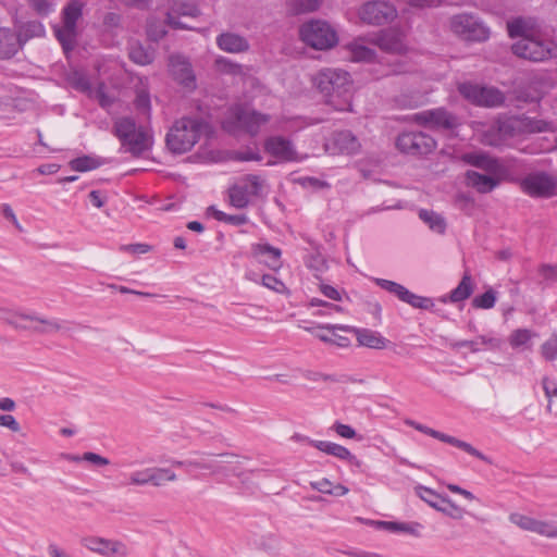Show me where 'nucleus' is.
<instances>
[{
  "label": "nucleus",
  "mask_w": 557,
  "mask_h": 557,
  "mask_svg": "<svg viewBox=\"0 0 557 557\" xmlns=\"http://www.w3.org/2000/svg\"><path fill=\"white\" fill-rule=\"evenodd\" d=\"M510 38H519L512 46V53L519 58L544 62L557 58V42L535 29L532 18L516 17L507 22Z\"/></svg>",
  "instance_id": "f257e3e1"
},
{
  "label": "nucleus",
  "mask_w": 557,
  "mask_h": 557,
  "mask_svg": "<svg viewBox=\"0 0 557 557\" xmlns=\"http://www.w3.org/2000/svg\"><path fill=\"white\" fill-rule=\"evenodd\" d=\"M462 160L487 173L482 174L472 170L466 172V184L480 194L493 191L502 181L508 178V168L499 159L486 152H468L463 154Z\"/></svg>",
  "instance_id": "f03ea898"
},
{
  "label": "nucleus",
  "mask_w": 557,
  "mask_h": 557,
  "mask_svg": "<svg viewBox=\"0 0 557 557\" xmlns=\"http://www.w3.org/2000/svg\"><path fill=\"white\" fill-rule=\"evenodd\" d=\"M548 128L549 124L542 120L524 115H502L483 131L481 141L487 146L499 147L508 138L546 132Z\"/></svg>",
  "instance_id": "7ed1b4c3"
},
{
  "label": "nucleus",
  "mask_w": 557,
  "mask_h": 557,
  "mask_svg": "<svg viewBox=\"0 0 557 557\" xmlns=\"http://www.w3.org/2000/svg\"><path fill=\"white\" fill-rule=\"evenodd\" d=\"M351 77L341 69H322L313 77V84L325 102L337 111H351Z\"/></svg>",
  "instance_id": "20e7f679"
},
{
  "label": "nucleus",
  "mask_w": 557,
  "mask_h": 557,
  "mask_svg": "<svg viewBox=\"0 0 557 557\" xmlns=\"http://www.w3.org/2000/svg\"><path fill=\"white\" fill-rule=\"evenodd\" d=\"M113 135L121 143V150L135 158L149 151L152 146V136L147 129L138 125L133 117L122 116L114 120Z\"/></svg>",
  "instance_id": "39448f33"
},
{
  "label": "nucleus",
  "mask_w": 557,
  "mask_h": 557,
  "mask_svg": "<svg viewBox=\"0 0 557 557\" xmlns=\"http://www.w3.org/2000/svg\"><path fill=\"white\" fill-rule=\"evenodd\" d=\"M206 126L201 119L182 117L175 121L166 134V147L175 154L189 151L199 140Z\"/></svg>",
  "instance_id": "423d86ee"
},
{
  "label": "nucleus",
  "mask_w": 557,
  "mask_h": 557,
  "mask_svg": "<svg viewBox=\"0 0 557 557\" xmlns=\"http://www.w3.org/2000/svg\"><path fill=\"white\" fill-rule=\"evenodd\" d=\"M449 29L466 41L482 42L490 38L491 30L480 16L462 12L449 18Z\"/></svg>",
  "instance_id": "0eeeda50"
},
{
  "label": "nucleus",
  "mask_w": 557,
  "mask_h": 557,
  "mask_svg": "<svg viewBox=\"0 0 557 557\" xmlns=\"http://www.w3.org/2000/svg\"><path fill=\"white\" fill-rule=\"evenodd\" d=\"M299 33L304 42L318 50L330 49L338 41L335 29L324 21H310L300 27Z\"/></svg>",
  "instance_id": "6e6552de"
},
{
  "label": "nucleus",
  "mask_w": 557,
  "mask_h": 557,
  "mask_svg": "<svg viewBox=\"0 0 557 557\" xmlns=\"http://www.w3.org/2000/svg\"><path fill=\"white\" fill-rule=\"evenodd\" d=\"M518 183L521 190L532 198H550L557 195V180L543 171L529 173Z\"/></svg>",
  "instance_id": "1a4fd4ad"
},
{
  "label": "nucleus",
  "mask_w": 557,
  "mask_h": 557,
  "mask_svg": "<svg viewBox=\"0 0 557 557\" xmlns=\"http://www.w3.org/2000/svg\"><path fill=\"white\" fill-rule=\"evenodd\" d=\"M460 95L470 102L482 107H498L504 100V94L495 87H485L472 83L459 85Z\"/></svg>",
  "instance_id": "9d476101"
},
{
  "label": "nucleus",
  "mask_w": 557,
  "mask_h": 557,
  "mask_svg": "<svg viewBox=\"0 0 557 557\" xmlns=\"http://www.w3.org/2000/svg\"><path fill=\"white\" fill-rule=\"evenodd\" d=\"M396 147L407 154L423 156L435 149L436 141L423 132H403L396 139Z\"/></svg>",
  "instance_id": "9b49d317"
},
{
  "label": "nucleus",
  "mask_w": 557,
  "mask_h": 557,
  "mask_svg": "<svg viewBox=\"0 0 557 557\" xmlns=\"http://www.w3.org/2000/svg\"><path fill=\"white\" fill-rule=\"evenodd\" d=\"M410 120L419 125H423L434 129H453L458 125V119L456 115L449 113L444 108H436L431 110H424L414 113L410 116Z\"/></svg>",
  "instance_id": "f8f14e48"
},
{
  "label": "nucleus",
  "mask_w": 557,
  "mask_h": 557,
  "mask_svg": "<svg viewBox=\"0 0 557 557\" xmlns=\"http://www.w3.org/2000/svg\"><path fill=\"white\" fill-rule=\"evenodd\" d=\"M405 423L423 434H426V435L432 436L441 442H444L451 446H455V447L468 453L469 455H471L480 460L485 461L486 463H492V460L487 456H485L483 453H481L475 447H473L471 444H469L465 441H461L455 436L447 435L445 433L436 431L432 428H429V426H426L422 423H419L414 420H411V419H407L405 421Z\"/></svg>",
  "instance_id": "ddd939ff"
},
{
  "label": "nucleus",
  "mask_w": 557,
  "mask_h": 557,
  "mask_svg": "<svg viewBox=\"0 0 557 557\" xmlns=\"http://www.w3.org/2000/svg\"><path fill=\"white\" fill-rule=\"evenodd\" d=\"M397 11L385 1H368L359 9V17L363 23L370 25H383L393 21Z\"/></svg>",
  "instance_id": "4468645a"
},
{
  "label": "nucleus",
  "mask_w": 557,
  "mask_h": 557,
  "mask_svg": "<svg viewBox=\"0 0 557 557\" xmlns=\"http://www.w3.org/2000/svg\"><path fill=\"white\" fill-rule=\"evenodd\" d=\"M263 147L264 151L276 160L274 162H268L269 165L298 162L300 160L293 141L283 136H271L267 138Z\"/></svg>",
  "instance_id": "2eb2a0df"
},
{
  "label": "nucleus",
  "mask_w": 557,
  "mask_h": 557,
  "mask_svg": "<svg viewBox=\"0 0 557 557\" xmlns=\"http://www.w3.org/2000/svg\"><path fill=\"white\" fill-rule=\"evenodd\" d=\"M233 115L238 126L251 136L257 135L261 127L271 120L269 114L260 113L243 106L236 107Z\"/></svg>",
  "instance_id": "dca6fc26"
},
{
  "label": "nucleus",
  "mask_w": 557,
  "mask_h": 557,
  "mask_svg": "<svg viewBox=\"0 0 557 557\" xmlns=\"http://www.w3.org/2000/svg\"><path fill=\"white\" fill-rule=\"evenodd\" d=\"M200 13L194 2L175 0L171 3L165 23L174 29H189L190 26L181 21L182 17H196Z\"/></svg>",
  "instance_id": "f3484780"
},
{
  "label": "nucleus",
  "mask_w": 557,
  "mask_h": 557,
  "mask_svg": "<svg viewBox=\"0 0 557 557\" xmlns=\"http://www.w3.org/2000/svg\"><path fill=\"white\" fill-rule=\"evenodd\" d=\"M169 70L172 77L186 88L194 89L196 87V77L191 69L190 62L181 54L170 57Z\"/></svg>",
  "instance_id": "a211bd4d"
},
{
  "label": "nucleus",
  "mask_w": 557,
  "mask_h": 557,
  "mask_svg": "<svg viewBox=\"0 0 557 557\" xmlns=\"http://www.w3.org/2000/svg\"><path fill=\"white\" fill-rule=\"evenodd\" d=\"M503 341L494 333H487L484 335H479L474 339H462L451 343V347L454 349H460L463 347L469 348V350L473 354L480 352L483 350L495 351L502 347Z\"/></svg>",
  "instance_id": "6ab92c4d"
},
{
  "label": "nucleus",
  "mask_w": 557,
  "mask_h": 557,
  "mask_svg": "<svg viewBox=\"0 0 557 557\" xmlns=\"http://www.w3.org/2000/svg\"><path fill=\"white\" fill-rule=\"evenodd\" d=\"M307 442L309 445L313 446L322 453H325L326 455L336 457L339 460H345L355 467L361 466V461L355 455H352L348 448L339 444L329 441H315L310 438H307Z\"/></svg>",
  "instance_id": "aec40b11"
},
{
  "label": "nucleus",
  "mask_w": 557,
  "mask_h": 557,
  "mask_svg": "<svg viewBox=\"0 0 557 557\" xmlns=\"http://www.w3.org/2000/svg\"><path fill=\"white\" fill-rule=\"evenodd\" d=\"M374 42L382 50L391 53H403L406 50L403 35L391 28L380 32L376 35Z\"/></svg>",
  "instance_id": "412c9836"
},
{
  "label": "nucleus",
  "mask_w": 557,
  "mask_h": 557,
  "mask_svg": "<svg viewBox=\"0 0 557 557\" xmlns=\"http://www.w3.org/2000/svg\"><path fill=\"white\" fill-rule=\"evenodd\" d=\"M216 46L228 53H242L249 50L248 40L235 33L225 32L216 37Z\"/></svg>",
  "instance_id": "4be33fe9"
},
{
  "label": "nucleus",
  "mask_w": 557,
  "mask_h": 557,
  "mask_svg": "<svg viewBox=\"0 0 557 557\" xmlns=\"http://www.w3.org/2000/svg\"><path fill=\"white\" fill-rule=\"evenodd\" d=\"M332 143L338 152L346 154L356 153L360 148L358 138L350 131L335 133Z\"/></svg>",
  "instance_id": "5701e85b"
},
{
  "label": "nucleus",
  "mask_w": 557,
  "mask_h": 557,
  "mask_svg": "<svg viewBox=\"0 0 557 557\" xmlns=\"http://www.w3.org/2000/svg\"><path fill=\"white\" fill-rule=\"evenodd\" d=\"M252 250L256 256L264 257L263 262L272 270L281 267V250L269 244L253 245Z\"/></svg>",
  "instance_id": "b1692460"
},
{
  "label": "nucleus",
  "mask_w": 557,
  "mask_h": 557,
  "mask_svg": "<svg viewBox=\"0 0 557 557\" xmlns=\"http://www.w3.org/2000/svg\"><path fill=\"white\" fill-rule=\"evenodd\" d=\"M357 341L360 346L373 348V349H383L386 347L387 339L381 336L377 332L368 330V329H359L356 331Z\"/></svg>",
  "instance_id": "393cba45"
},
{
  "label": "nucleus",
  "mask_w": 557,
  "mask_h": 557,
  "mask_svg": "<svg viewBox=\"0 0 557 557\" xmlns=\"http://www.w3.org/2000/svg\"><path fill=\"white\" fill-rule=\"evenodd\" d=\"M17 51L16 37L8 28H0V59H9Z\"/></svg>",
  "instance_id": "a878e982"
},
{
  "label": "nucleus",
  "mask_w": 557,
  "mask_h": 557,
  "mask_svg": "<svg viewBox=\"0 0 557 557\" xmlns=\"http://www.w3.org/2000/svg\"><path fill=\"white\" fill-rule=\"evenodd\" d=\"M416 494L429 506L440 511L448 498L423 485L416 487Z\"/></svg>",
  "instance_id": "bb28decb"
},
{
  "label": "nucleus",
  "mask_w": 557,
  "mask_h": 557,
  "mask_svg": "<svg viewBox=\"0 0 557 557\" xmlns=\"http://www.w3.org/2000/svg\"><path fill=\"white\" fill-rule=\"evenodd\" d=\"M230 202L236 209H244L250 202L247 184H237L228 189Z\"/></svg>",
  "instance_id": "cd10ccee"
},
{
  "label": "nucleus",
  "mask_w": 557,
  "mask_h": 557,
  "mask_svg": "<svg viewBox=\"0 0 557 557\" xmlns=\"http://www.w3.org/2000/svg\"><path fill=\"white\" fill-rule=\"evenodd\" d=\"M472 292V277L469 272H466L457 287L450 292L449 298L453 302H459L469 298Z\"/></svg>",
  "instance_id": "c85d7f7f"
},
{
  "label": "nucleus",
  "mask_w": 557,
  "mask_h": 557,
  "mask_svg": "<svg viewBox=\"0 0 557 557\" xmlns=\"http://www.w3.org/2000/svg\"><path fill=\"white\" fill-rule=\"evenodd\" d=\"M419 218L430 227L431 231L437 234L445 233L446 222L441 214L432 210L421 209L419 211Z\"/></svg>",
  "instance_id": "c756f323"
},
{
  "label": "nucleus",
  "mask_w": 557,
  "mask_h": 557,
  "mask_svg": "<svg viewBox=\"0 0 557 557\" xmlns=\"http://www.w3.org/2000/svg\"><path fill=\"white\" fill-rule=\"evenodd\" d=\"M20 317L23 319H29V321H35V322L40 323L41 326H35L34 331L41 333V334L58 332L62 329L61 321H59L57 319L41 318L35 313L21 314Z\"/></svg>",
  "instance_id": "7c9ffc66"
},
{
  "label": "nucleus",
  "mask_w": 557,
  "mask_h": 557,
  "mask_svg": "<svg viewBox=\"0 0 557 557\" xmlns=\"http://www.w3.org/2000/svg\"><path fill=\"white\" fill-rule=\"evenodd\" d=\"M208 213L219 222H224L234 226H242L248 223L249 219L246 214H227L219 210L214 206L208 208Z\"/></svg>",
  "instance_id": "2f4dec72"
},
{
  "label": "nucleus",
  "mask_w": 557,
  "mask_h": 557,
  "mask_svg": "<svg viewBox=\"0 0 557 557\" xmlns=\"http://www.w3.org/2000/svg\"><path fill=\"white\" fill-rule=\"evenodd\" d=\"M128 55L134 63L139 65L150 64L154 59L153 51L145 48L139 42H134L131 45Z\"/></svg>",
  "instance_id": "473e14b6"
},
{
  "label": "nucleus",
  "mask_w": 557,
  "mask_h": 557,
  "mask_svg": "<svg viewBox=\"0 0 557 557\" xmlns=\"http://www.w3.org/2000/svg\"><path fill=\"white\" fill-rule=\"evenodd\" d=\"M83 14V3L79 0H71L63 9V24L69 28H76V23Z\"/></svg>",
  "instance_id": "72a5a7b5"
},
{
  "label": "nucleus",
  "mask_w": 557,
  "mask_h": 557,
  "mask_svg": "<svg viewBox=\"0 0 557 557\" xmlns=\"http://www.w3.org/2000/svg\"><path fill=\"white\" fill-rule=\"evenodd\" d=\"M176 480L177 475L171 468L151 467L150 485L161 487Z\"/></svg>",
  "instance_id": "f704fd0d"
},
{
  "label": "nucleus",
  "mask_w": 557,
  "mask_h": 557,
  "mask_svg": "<svg viewBox=\"0 0 557 557\" xmlns=\"http://www.w3.org/2000/svg\"><path fill=\"white\" fill-rule=\"evenodd\" d=\"M348 48L355 62H372L375 59V51L359 41L349 44Z\"/></svg>",
  "instance_id": "c9c22d12"
},
{
  "label": "nucleus",
  "mask_w": 557,
  "mask_h": 557,
  "mask_svg": "<svg viewBox=\"0 0 557 557\" xmlns=\"http://www.w3.org/2000/svg\"><path fill=\"white\" fill-rule=\"evenodd\" d=\"M113 540L89 536L83 540V545L89 550L107 557Z\"/></svg>",
  "instance_id": "e433bc0d"
},
{
  "label": "nucleus",
  "mask_w": 557,
  "mask_h": 557,
  "mask_svg": "<svg viewBox=\"0 0 557 557\" xmlns=\"http://www.w3.org/2000/svg\"><path fill=\"white\" fill-rule=\"evenodd\" d=\"M287 9L293 14H304L315 11L321 0H287Z\"/></svg>",
  "instance_id": "4c0bfd02"
},
{
  "label": "nucleus",
  "mask_w": 557,
  "mask_h": 557,
  "mask_svg": "<svg viewBox=\"0 0 557 557\" xmlns=\"http://www.w3.org/2000/svg\"><path fill=\"white\" fill-rule=\"evenodd\" d=\"M377 527L385 529L391 532H404L418 535V529L421 528L419 523H405V522H393V521H377Z\"/></svg>",
  "instance_id": "58836bf2"
},
{
  "label": "nucleus",
  "mask_w": 557,
  "mask_h": 557,
  "mask_svg": "<svg viewBox=\"0 0 557 557\" xmlns=\"http://www.w3.org/2000/svg\"><path fill=\"white\" fill-rule=\"evenodd\" d=\"M101 165L102 161L100 159L90 156L78 157L70 162L71 169L77 172L91 171Z\"/></svg>",
  "instance_id": "ea45409f"
},
{
  "label": "nucleus",
  "mask_w": 557,
  "mask_h": 557,
  "mask_svg": "<svg viewBox=\"0 0 557 557\" xmlns=\"http://www.w3.org/2000/svg\"><path fill=\"white\" fill-rule=\"evenodd\" d=\"M496 299V292L493 288H488L472 299V306L478 309H492L495 306Z\"/></svg>",
  "instance_id": "a19ab883"
},
{
  "label": "nucleus",
  "mask_w": 557,
  "mask_h": 557,
  "mask_svg": "<svg viewBox=\"0 0 557 557\" xmlns=\"http://www.w3.org/2000/svg\"><path fill=\"white\" fill-rule=\"evenodd\" d=\"M54 34L64 49L73 47L76 38V28H69V26L63 24L61 28L54 29Z\"/></svg>",
  "instance_id": "79ce46f5"
},
{
  "label": "nucleus",
  "mask_w": 557,
  "mask_h": 557,
  "mask_svg": "<svg viewBox=\"0 0 557 557\" xmlns=\"http://www.w3.org/2000/svg\"><path fill=\"white\" fill-rule=\"evenodd\" d=\"M374 283L380 286L382 289L395 295L399 300H401L403 296L405 295L407 288L394 281H389L386 278H374Z\"/></svg>",
  "instance_id": "37998d69"
},
{
  "label": "nucleus",
  "mask_w": 557,
  "mask_h": 557,
  "mask_svg": "<svg viewBox=\"0 0 557 557\" xmlns=\"http://www.w3.org/2000/svg\"><path fill=\"white\" fill-rule=\"evenodd\" d=\"M533 532L549 539H557V524L535 519Z\"/></svg>",
  "instance_id": "c03bdc74"
},
{
  "label": "nucleus",
  "mask_w": 557,
  "mask_h": 557,
  "mask_svg": "<svg viewBox=\"0 0 557 557\" xmlns=\"http://www.w3.org/2000/svg\"><path fill=\"white\" fill-rule=\"evenodd\" d=\"M98 101L101 108H109L113 103V99L106 92L104 84H99L98 87L92 88L88 96Z\"/></svg>",
  "instance_id": "a18cd8bd"
},
{
  "label": "nucleus",
  "mask_w": 557,
  "mask_h": 557,
  "mask_svg": "<svg viewBox=\"0 0 557 557\" xmlns=\"http://www.w3.org/2000/svg\"><path fill=\"white\" fill-rule=\"evenodd\" d=\"M306 264L309 269L320 274L327 270L326 259L318 251L308 257Z\"/></svg>",
  "instance_id": "49530a36"
},
{
  "label": "nucleus",
  "mask_w": 557,
  "mask_h": 557,
  "mask_svg": "<svg viewBox=\"0 0 557 557\" xmlns=\"http://www.w3.org/2000/svg\"><path fill=\"white\" fill-rule=\"evenodd\" d=\"M509 521L520 529L533 532L535 519L518 512L510 513Z\"/></svg>",
  "instance_id": "de8ad7c7"
},
{
  "label": "nucleus",
  "mask_w": 557,
  "mask_h": 557,
  "mask_svg": "<svg viewBox=\"0 0 557 557\" xmlns=\"http://www.w3.org/2000/svg\"><path fill=\"white\" fill-rule=\"evenodd\" d=\"M541 354L547 361L557 359V335L552 336L542 344Z\"/></svg>",
  "instance_id": "09e8293b"
},
{
  "label": "nucleus",
  "mask_w": 557,
  "mask_h": 557,
  "mask_svg": "<svg viewBox=\"0 0 557 557\" xmlns=\"http://www.w3.org/2000/svg\"><path fill=\"white\" fill-rule=\"evenodd\" d=\"M151 468L133 471L129 474V484L144 486L150 484Z\"/></svg>",
  "instance_id": "8fccbe9b"
},
{
  "label": "nucleus",
  "mask_w": 557,
  "mask_h": 557,
  "mask_svg": "<svg viewBox=\"0 0 557 557\" xmlns=\"http://www.w3.org/2000/svg\"><path fill=\"white\" fill-rule=\"evenodd\" d=\"M239 184L248 185L249 196H259L262 190V181L258 175L255 174L246 175Z\"/></svg>",
  "instance_id": "3c124183"
},
{
  "label": "nucleus",
  "mask_w": 557,
  "mask_h": 557,
  "mask_svg": "<svg viewBox=\"0 0 557 557\" xmlns=\"http://www.w3.org/2000/svg\"><path fill=\"white\" fill-rule=\"evenodd\" d=\"M166 33L165 26L159 21H150L147 25V35L153 41L162 39Z\"/></svg>",
  "instance_id": "603ef678"
},
{
  "label": "nucleus",
  "mask_w": 557,
  "mask_h": 557,
  "mask_svg": "<svg viewBox=\"0 0 557 557\" xmlns=\"http://www.w3.org/2000/svg\"><path fill=\"white\" fill-rule=\"evenodd\" d=\"M531 339V332L527 329H518L512 332L509 338L511 347H520L525 345Z\"/></svg>",
  "instance_id": "864d4df0"
},
{
  "label": "nucleus",
  "mask_w": 557,
  "mask_h": 557,
  "mask_svg": "<svg viewBox=\"0 0 557 557\" xmlns=\"http://www.w3.org/2000/svg\"><path fill=\"white\" fill-rule=\"evenodd\" d=\"M30 8L39 15L47 16L54 9V4L50 0H27Z\"/></svg>",
  "instance_id": "5fc2aeb1"
},
{
  "label": "nucleus",
  "mask_w": 557,
  "mask_h": 557,
  "mask_svg": "<svg viewBox=\"0 0 557 557\" xmlns=\"http://www.w3.org/2000/svg\"><path fill=\"white\" fill-rule=\"evenodd\" d=\"M1 318L7 321L9 324L13 325L15 329H23V330H26L27 329V325L24 324L23 322L24 321H29V319H23L18 315L23 314L22 312H10V311H5V310H2L1 312Z\"/></svg>",
  "instance_id": "6e6d98bb"
},
{
  "label": "nucleus",
  "mask_w": 557,
  "mask_h": 557,
  "mask_svg": "<svg viewBox=\"0 0 557 557\" xmlns=\"http://www.w3.org/2000/svg\"><path fill=\"white\" fill-rule=\"evenodd\" d=\"M72 84L76 90L85 92L87 96H89L92 90L91 83L85 74L75 73L72 79Z\"/></svg>",
  "instance_id": "4d7b16f0"
},
{
  "label": "nucleus",
  "mask_w": 557,
  "mask_h": 557,
  "mask_svg": "<svg viewBox=\"0 0 557 557\" xmlns=\"http://www.w3.org/2000/svg\"><path fill=\"white\" fill-rule=\"evenodd\" d=\"M299 184L305 188H311L314 190L330 188V184L326 181H322L313 176L300 177Z\"/></svg>",
  "instance_id": "13d9d810"
},
{
  "label": "nucleus",
  "mask_w": 557,
  "mask_h": 557,
  "mask_svg": "<svg viewBox=\"0 0 557 557\" xmlns=\"http://www.w3.org/2000/svg\"><path fill=\"white\" fill-rule=\"evenodd\" d=\"M129 555L128 546L121 542L113 540L107 557H127Z\"/></svg>",
  "instance_id": "bf43d9fd"
},
{
  "label": "nucleus",
  "mask_w": 557,
  "mask_h": 557,
  "mask_svg": "<svg viewBox=\"0 0 557 557\" xmlns=\"http://www.w3.org/2000/svg\"><path fill=\"white\" fill-rule=\"evenodd\" d=\"M320 292L329 299L334 301H342L344 290H339L332 285L329 284H320Z\"/></svg>",
  "instance_id": "052dcab7"
},
{
  "label": "nucleus",
  "mask_w": 557,
  "mask_h": 557,
  "mask_svg": "<svg viewBox=\"0 0 557 557\" xmlns=\"http://www.w3.org/2000/svg\"><path fill=\"white\" fill-rule=\"evenodd\" d=\"M440 511L454 519H461L463 516V509L457 506L449 498L447 503H445V505L442 506V509Z\"/></svg>",
  "instance_id": "680f3d73"
},
{
  "label": "nucleus",
  "mask_w": 557,
  "mask_h": 557,
  "mask_svg": "<svg viewBox=\"0 0 557 557\" xmlns=\"http://www.w3.org/2000/svg\"><path fill=\"white\" fill-rule=\"evenodd\" d=\"M135 106L144 114H150V97L147 92L140 91L136 96Z\"/></svg>",
  "instance_id": "e2e57ef3"
},
{
  "label": "nucleus",
  "mask_w": 557,
  "mask_h": 557,
  "mask_svg": "<svg viewBox=\"0 0 557 557\" xmlns=\"http://www.w3.org/2000/svg\"><path fill=\"white\" fill-rule=\"evenodd\" d=\"M542 385H543L545 396L549 400L547 409L550 410L552 398H554V397L557 398V384L553 380H550L548 377H544L542 381Z\"/></svg>",
  "instance_id": "0e129e2a"
},
{
  "label": "nucleus",
  "mask_w": 557,
  "mask_h": 557,
  "mask_svg": "<svg viewBox=\"0 0 557 557\" xmlns=\"http://www.w3.org/2000/svg\"><path fill=\"white\" fill-rule=\"evenodd\" d=\"M333 430L344 438H354L356 436V431L348 424H344L341 422H335L333 424Z\"/></svg>",
  "instance_id": "69168bd1"
},
{
  "label": "nucleus",
  "mask_w": 557,
  "mask_h": 557,
  "mask_svg": "<svg viewBox=\"0 0 557 557\" xmlns=\"http://www.w3.org/2000/svg\"><path fill=\"white\" fill-rule=\"evenodd\" d=\"M541 276L549 282H557V265L543 264L540 269Z\"/></svg>",
  "instance_id": "338daca9"
},
{
  "label": "nucleus",
  "mask_w": 557,
  "mask_h": 557,
  "mask_svg": "<svg viewBox=\"0 0 557 557\" xmlns=\"http://www.w3.org/2000/svg\"><path fill=\"white\" fill-rule=\"evenodd\" d=\"M0 426L8 428L12 432L21 430L20 423L12 414H0Z\"/></svg>",
  "instance_id": "774afa93"
}]
</instances>
